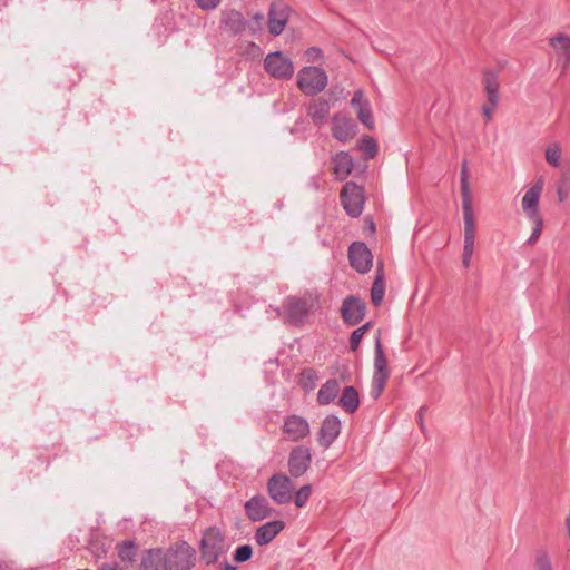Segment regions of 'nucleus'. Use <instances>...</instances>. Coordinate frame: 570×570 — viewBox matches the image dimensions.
Here are the masks:
<instances>
[{"label":"nucleus","instance_id":"1","mask_svg":"<svg viewBox=\"0 0 570 570\" xmlns=\"http://www.w3.org/2000/svg\"><path fill=\"white\" fill-rule=\"evenodd\" d=\"M320 305V297L316 293L305 292L302 295L287 296L282 304V316L294 326H302L306 323Z\"/></svg>","mask_w":570,"mask_h":570},{"label":"nucleus","instance_id":"2","mask_svg":"<svg viewBox=\"0 0 570 570\" xmlns=\"http://www.w3.org/2000/svg\"><path fill=\"white\" fill-rule=\"evenodd\" d=\"M228 548L229 544L219 529L209 528L204 532L200 541V553L206 563L216 562Z\"/></svg>","mask_w":570,"mask_h":570},{"label":"nucleus","instance_id":"3","mask_svg":"<svg viewBox=\"0 0 570 570\" xmlns=\"http://www.w3.org/2000/svg\"><path fill=\"white\" fill-rule=\"evenodd\" d=\"M298 88L307 96H315L327 86V75L322 68L305 67L297 76Z\"/></svg>","mask_w":570,"mask_h":570},{"label":"nucleus","instance_id":"4","mask_svg":"<svg viewBox=\"0 0 570 570\" xmlns=\"http://www.w3.org/2000/svg\"><path fill=\"white\" fill-rule=\"evenodd\" d=\"M389 377L387 360L384 355L379 334L375 340L374 374L372 377V396L374 399H377L382 394Z\"/></svg>","mask_w":570,"mask_h":570},{"label":"nucleus","instance_id":"5","mask_svg":"<svg viewBox=\"0 0 570 570\" xmlns=\"http://www.w3.org/2000/svg\"><path fill=\"white\" fill-rule=\"evenodd\" d=\"M168 570H189L194 566L195 550L185 541L165 552Z\"/></svg>","mask_w":570,"mask_h":570},{"label":"nucleus","instance_id":"6","mask_svg":"<svg viewBox=\"0 0 570 570\" xmlns=\"http://www.w3.org/2000/svg\"><path fill=\"white\" fill-rule=\"evenodd\" d=\"M544 187V179L540 176L522 197V209L525 216L534 224L543 223L539 212V200Z\"/></svg>","mask_w":570,"mask_h":570},{"label":"nucleus","instance_id":"7","mask_svg":"<svg viewBox=\"0 0 570 570\" xmlns=\"http://www.w3.org/2000/svg\"><path fill=\"white\" fill-rule=\"evenodd\" d=\"M268 493L278 504H287L293 500L295 484L292 479L285 474L278 473L269 478Z\"/></svg>","mask_w":570,"mask_h":570},{"label":"nucleus","instance_id":"8","mask_svg":"<svg viewBox=\"0 0 570 570\" xmlns=\"http://www.w3.org/2000/svg\"><path fill=\"white\" fill-rule=\"evenodd\" d=\"M342 205L351 217H358L363 212V188L353 181L346 183L341 190Z\"/></svg>","mask_w":570,"mask_h":570},{"label":"nucleus","instance_id":"9","mask_svg":"<svg viewBox=\"0 0 570 570\" xmlns=\"http://www.w3.org/2000/svg\"><path fill=\"white\" fill-rule=\"evenodd\" d=\"M265 70L274 78L289 79L294 73V67L289 58L282 51L268 53L264 60Z\"/></svg>","mask_w":570,"mask_h":570},{"label":"nucleus","instance_id":"10","mask_svg":"<svg viewBox=\"0 0 570 570\" xmlns=\"http://www.w3.org/2000/svg\"><path fill=\"white\" fill-rule=\"evenodd\" d=\"M291 8L283 1L271 3L268 11V32L276 37L279 36L288 22Z\"/></svg>","mask_w":570,"mask_h":570},{"label":"nucleus","instance_id":"11","mask_svg":"<svg viewBox=\"0 0 570 570\" xmlns=\"http://www.w3.org/2000/svg\"><path fill=\"white\" fill-rule=\"evenodd\" d=\"M366 305L357 296H347L341 306V316L345 324L350 326L357 325L365 316Z\"/></svg>","mask_w":570,"mask_h":570},{"label":"nucleus","instance_id":"12","mask_svg":"<svg viewBox=\"0 0 570 570\" xmlns=\"http://www.w3.org/2000/svg\"><path fill=\"white\" fill-rule=\"evenodd\" d=\"M351 266L361 274L367 273L372 267V253L363 242H354L348 247Z\"/></svg>","mask_w":570,"mask_h":570},{"label":"nucleus","instance_id":"13","mask_svg":"<svg viewBox=\"0 0 570 570\" xmlns=\"http://www.w3.org/2000/svg\"><path fill=\"white\" fill-rule=\"evenodd\" d=\"M312 462L311 450L304 445L295 446L288 455V471L291 476L299 478L306 473Z\"/></svg>","mask_w":570,"mask_h":570},{"label":"nucleus","instance_id":"14","mask_svg":"<svg viewBox=\"0 0 570 570\" xmlns=\"http://www.w3.org/2000/svg\"><path fill=\"white\" fill-rule=\"evenodd\" d=\"M283 433L287 440L297 442L309 434V424L304 417L293 414L285 419Z\"/></svg>","mask_w":570,"mask_h":570},{"label":"nucleus","instance_id":"15","mask_svg":"<svg viewBox=\"0 0 570 570\" xmlns=\"http://www.w3.org/2000/svg\"><path fill=\"white\" fill-rule=\"evenodd\" d=\"M341 433V421L335 415L326 416L318 431V443L324 449H328Z\"/></svg>","mask_w":570,"mask_h":570},{"label":"nucleus","instance_id":"16","mask_svg":"<svg viewBox=\"0 0 570 570\" xmlns=\"http://www.w3.org/2000/svg\"><path fill=\"white\" fill-rule=\"evenodd\" d=\"M247 22L242 12L235 9H225L222 11L220 27L230 35H239L245 31Z\"/></svg>","mask_w":570,"mask_h":570},{"label":"nucleus","instance_id":"17","mask_svg":"<svg viewBox=\"0 0 570 570\" xmlns=\"http://www.w3.org/2000/svg\"><path fill=\"white\" fill-rule=\"evenodd\" d=\"M356 134V124L353 119L341 115H334L332 135L340 141H348Z\"/></svg>","mask_w":570,"mask_h":570},{"label":"nucleus","instance_id":"18","mask_svg":"<svg viewBox=\"0 0 570 570\" xmlns=\"http://www.w3.org/2000/svg\"><path fill=\"white\" fill-rule=\"evenodd\" d=\"M550 45L557 52V62L564 72L570 65V37L566 33H558L550 39Z\"/></svg>","mask_w":570,"mask_h":570},{"label":"nucleus","instance_id":"19","mask_svg":"<svg viewBox=\"0 0 570 570\" xmlns=\"http://www.w3.org/2000/svg\"><path fill=\"white\" fill-rule=\"evenodd\" d=\"M139 570H168L165 552L158 548L146 550L141 556Z\"/></svg>","mask_w":570,"mask_h":570},{"label":"nucleus","instance_id":"20","mask_svg":"<svg viewBox=\"0 0 570 570\" xmlns=\"http://www.w3.org/2000/svg\"><path fill=\"white\" fill-rule=\"evenodd\" d=\"M285 522L283 520L268 521L255 531V541L258 546H266L274 540V538L284 530Z\"/></svg>","mask_w":570,"mask_h":570},{"label":"nucleus","instance_id":"21","mask_svg":"<svg viewBox=\"0 0 570 570\" xmlns=\"http://www.w3.org/2000/svg\"><path fill=\"white\" fill-rule=\"evenodd\" d=\"M330 109V101L321 97L309 104L307 115L316 127H321L326 122Z\"/></svg>","mask_w":570,"mask_h":570},{"label":"nucleus","instance_id":"22","mask_svg":"<svg viewBox=\"0 0 570 570\" xmlns=\"http://www.w3.org/2000/svg\"><path fill=\"white\" fill-rule=\"evenodd\" d=\"M341 390L340 382L336 379L327 380L317 392V403L327 405L333 402Z\"/></svg>","mask_w":570,"mask_h":570},{"label":"nucleus","instance_id":"23","mask_svg":"<svg viewBox=\"0 0 570 570\" xmlns=\"http://www.w3.org/2000/svg\"><path fill=\"white\" fill-rule=\"evenodd\" d=\"M275 510L269 507L268 500L263 495L252 497V521H259L272 517Z\"/></svg>","mask_w":570,"mask_h":570},{"label":"nucleus","instance_id":"24","mask_svg":"<svg viewBox=\"0 0 570 570\" xmlns=\"http://www.w3.org/2000/svg\"><path fill=\"white\" fill-rule=\"evenodd\" d=\"M353 167V159L347 153L342 151L333 157V171L338 179H345Z\"/></svg>","mask_w":570,"mask_h":570},{"label":"nucleus","instance_id":"25","mask_svg":"<svg viewBox=\"0 0 570 570\" xmlns=\"http://www.w3.org/2000/svg\"><path fill=\"white\" fill-rule=\"evenodd\" d=\"M338 405L346 413H354L360 406L358 392L354 386L344 387L341 397L338 399Z\"/></svg>","mask_w":570,"mask_h":570},{"label":"nucleus","instance_id":"26","mask_svg":"<svg viewBox=\"0 0 570 570\" xmlns=\"http://www.w3.org/2000/svg\"><path fill=\"white\" fill-rule=\"evenodd\" d=\"M483 86H484V91L487 94V99L489 101H492V102H495V100H500V96H499V87H500V83H499V77H498V73L493 70H485L483 72Z\"/></svg>","mask_w":570,"mask_h":570},{"label":"nucleus","instance_id":"27","mask_svg":"<svg viewBox=\"0 0 570 570\" xmlns=\"http://www.w3.org/2000/svg\"><path fill=\"white\" fill-rule=\"evenodd\" d=\"M384 273L382 268H377L375 279L371 288V301L375 306L381 305L384 298Z\"/></svg>","mask_w":570,"mask_h":570},{"label":"nucleus","instance_id":"28","mask_svg":"<svg viewBox=\"0 0 570 570\" xmlns=\"http://www.w3.org/2000/svg\"><path fill=\"white\" fill-rule=\"evenodd\" d=\"M464 220V246L474 247L476 236V223L473 212L463 213Z\"/></svg>","mask_w":570,"mask_h":570},{"label":"nucleus","instance_id":"29","mask_svg":"<svg viewBox=\"0 0 570 570\" xmlns=\"http://www.w3.org/2000/svg\"><path fill=\"white\" fill-rule=\"evenodd\" d=\"M118 557L124 562H134L137 557L138 547L134 540H126L117 546Z\"/></svg>","mask_w":570,"mask_h":570},{"label":"nucleus","instance_id":"30","mask_svg":"<svg viewBox=\"0 0 570 570\" xmlns=\"http://www.w3.org/2000/svg\"><path fill=\"white\" fill-rule=\"evenodd\" d=\"M357 118L366 128H374L373 114L368 101H365L363 105L360 106L357 110Z\"/></svg>","mask_w":570,"mask_h":570},{"label":"nucleus","instance_id":"31","mask_svg":"<svg viewBox=\"0 0 570 570\" xmlns=\"http://www.w3.org/2000/svg\"><path fill=\"white\" fill-rule=\"evenodd\" d=\"M312 494V487L309 484H305L299 488L298 491L293 493V499L295 502V505L297 508H303L306 502L308 501L309 497Z\"/></svg>","mask_w":570,"mask_h":570},{"label":"nucleus","instance_id":"32","mask_svg":"<svg viewBox=\"0 0 570 570\" xmlns=\"http://www.w3.org/2000/svg\"><path fill=\"white\" fill-rule=\"evenodd\" d=\"M535 570H552L551 559L546 550H539L534 558Z\"/></svg>","mask_w":570,"mask_h":570},{"label":"nucleus","instance_id":"33","mask_svg":"<svg viewBox=\"0 0 570 570\" xmlns=\"http://www.w3.org/2000/svg\"><path fill=\"white\" fill-rule=\"evenodd\" d=\"M546 160L553 167H559L561 163V148L558 144L549 146L546 149Z\"/></svg>","mask_w":570,"mask_h":570},{"label":"nucleus","instance_id":"34","mask_svg":"<svg viewBox=\"0 0 570 570\" xmlns=\"http://www.w3.org/2000/svg\"><path fill=\"white\" fill-rule=\"evenodd\" d=\"M360 148L366 153L367 158H374L377 154V144L374 138L364 136L360 141Z\"/></svg>","mask_w":570,"mask_h":570},{"label":"nucleus","instance_id":"35","mask_svg":"<svg viewBox=\"0 0 570 570\" xmlns=\"http://www.w3.org/2000/svg\"><path fill=\"white\" fill-rule=\"evenodd\" d=\"M317 374L313 368H304L301 373V384L304 389L312 390L315 387Z\"/></svg>","mask_w":570,"mask_h":570},{"label":"nucleus","instance_id":"36","mask_svg":"<svg viewBox=\"0 0 570 570\" xmlns=\"http://www.w3.org/2000/svg\"><path fill=\"white\" fill-rule=\"evenodd\" d=\"M461 185V195H462V209L463 213L473 212L472 208V195L470 191L469 183H460Z\"/></svg>","mask_w":570,"mask_h":570},{"label":"nucleus","instance_id":"37","mask_svg":"<svg viewBox=\"0 0 570 570\" xmlns=\"http://www.w3.org/2000/svg\"><path fill=\"white\" fill-rule=\"evenodd\" d=\"M234 559L237 562H244V561L249 560V544H244V546H240L239 548H237V550L234 554Z\"/></svg>","mask_w":570,"mask_h":570},{"label":"nucleus","instance_id":"38","mask_svg":"<svg viewBox=\"0 0 570 570\" xmlns=\"http://www.w3.org/2000/svg\"><path fill=\"white\" fill-rule=\"evenodd\" d=\"M499 101L495 100V102L489 101L487 99V102L482 106V114L487 118L488 121L492 119L493 112L498 106Z\"/></svg>","mask_w":570,"mask_h":570},{"label":"nucleus","instance_id":"39","mask_svg":"<svg viewBox=\"0 0 570 570\" xmlns=\"http://www.w3.org/2000/svg\"><path fill=\"white\" fill-rule=\"evenodd\" d=\"M197 6L202 9V10H205V11H210V10H214L216 9L222 0H195Z\"/></svg>","mask_w":570,"mask_h":570},{"label":"nucleus","instance_id":"40","mask_svg":"<svg viewBox=\"0 0 570 570\" xmlns=\"http://www.w3.org/2000/svg\"><path fill=\"white\" fill-rule=\"evenodd\" d=\"M363 336L364 335L362 334V332H358L357 328L352 332L351 337H350L351 351H353V352L357 351Z\"/></svg>","mask_w":570,"mask_h":570},{"label":"nucleus","instance_id":"41","mask_svg":"<svg viewBox=\"0 0 570 570\" xmlns=\"http://www.w3.org/2000/svg\"><path fill=\"white\" fill-rule=\"evenodd\" d=\"M542 228H543V223L534 224L532 234L530 235L529 239L527 240V243L529 245L532 246L537 243V240L539 239V237L542 233Z\"/></svg>","mask_w":570,"mask_h":570},{"label":"nucleus","instance_id":"42","mask_svg":"<svg viewBox=\"0 0 570 570\" xmlns=\"http://www.w3.org/2000/svg\"><path fill=\"white\" fill-rule=\"evenodd\" d=\"M474 252V247L463 246L462 264L465 268L470 267L471 258Z\"/></svg>","mask_w":570,"mask_h":570},{"label":"nucleus","instance_id":"43","mask_svg":"<svg viewBox=\"0 0 570 570\" xmlns=\"http://www.w3.org/2000/svg\"><path fill=\"white\" fill-rule=\"evenodd\" d=\"M365 101H367L366 99H364V95H363V91L362 90H357L354 92L353 95V98L351 100V105L354 107V108H360L361 105H363Z\"/></svg>","mask_w":570,"mask_h":570},{"label":"nucleus","instance_id":"44","mask_svg":"<svg viewBox=\"0 0 570 570\" xmlns=\"http://www.w3.org/2000/svg\"><path fill=\"white\" fill-rule=\"evenodd\" d=\"M460 183H469V169L466 160H463L461 166Z\"/></svg>","mask_w":570,"mask_h":570},{"label":"nucleus","instance_id":"45","mask_svg":"<svg viewBox=\"0 0 570 570\" xmlns=\"http://www.w3.org/2000/svg\"><path fill=\"white\" fill-rule=\"evenodd\" d=\"M306 55L309 57V59L315 60V59H317V58H320L322 56V50L320 48H316V47H311L306 51Z\"/></svg>","mask_w":570,"mask_h":570},{"label":"nucleus","instance_id":"46","mask_svg":"<svg viewBox=\"0 0 570 570\" xmlns=\"http://www.w3.org/2000/svg\"><path fill=\"white\" fill-rule=\"evenodd\" d=\"M558 199L560 203H563L568 198V188H563L562 186L558 187Z\"/></svg>","mask_w":570,"mask_h":570},{"label":"nucleus","instance_id":"47","mask_svg":"<svg viewBox=\"0 0 570 570\" xmlns=\"http://www.w3.org/2000/svg\"><path fill=\"white\" fill-rule=\"evenodd\" d=\"M98 570H121L119 563H102Z\"/></svg>","mask_w":570,"mask_h":570},{"label":"nucleus","instance_id":"48","mask_svg":"<svg viewBox=\"0 0 570 570\" xmlns=\"http://www.w3.org/2000/svg\"><path fill=\"white\" fill-rule=\"evenodd\" d=\"M425 411H426V406H421L417 412V421L420 423L421 429H424L423 416H424Z\"/></svg>","mask_w":570,"mask_h":570},{"label":"nucleus","instance_id":"49","mask_svg":"<svg viewBox=\"0 0 570 570\" xmlns=\"http://www.w3.org/2000/svg\"><path fill=\"white\" fill-rule=\"evenodd\" d=\"M253 19L255 20V22L258 24V27L262 26V23L264 22V14L261 13V12H257L253 16Z\"/></svg>","mask_w":570,"mask_h":570},{"label":"nucleus","instance_id":"50","mask_svg":"<svg viewBox=\"0 0 570 570\" xmlns=\"http://www.w3.org/2000/svg\"><path fill=\"white\" fill-rule=\"evenodd\" d=\"M372 327V322H366L365 324H363L362 326H360L357 328L358 332H362V334L364 335L370 328Z\"/></svg>","mask_w":570,"mask_h":570},{"label":"nucleus","instance_id":"51","mask_svg":"<svg viewBox=\"0 0 570 570\" xmlns=\"http://www.w3.org/2000/svg\"><path fill=\"white\" fill-rule=\"evenodd\" d=\"M249 508H250V504H249V500H248V501H246V502L244 503V510H245V512H246V514H247V515H249Z\"/></svg>","mask_w":570,"mask_h":570},{"label":"nucleus","instance_id":"52","mask_svg":"<svg viewBox=\"0 0 570 570\" xmlns=\"http://www.w3.org/2000/svg\"><path fill=\"white\" fill-rule=\"evenodd\" d=\"M222 570H236V567L229 563H225Z\"/></svg>","mask_w":570,"mask_h":570},{"label":"nucleus","instance_id":"53","mask_svg":"<svg viewBox=\"0 0 570 570\" xmlns=\"http://www.w3.org/2000/svg\"><path fill=\"white\" fill-rule=\"evenodd\" d=\"M250 48H252V51H253L254 49L259 50V48H258V47H256V45H255L254 42H252Z\"/></svg>","mask_w":570,"mask_h":570}]
</instances>
